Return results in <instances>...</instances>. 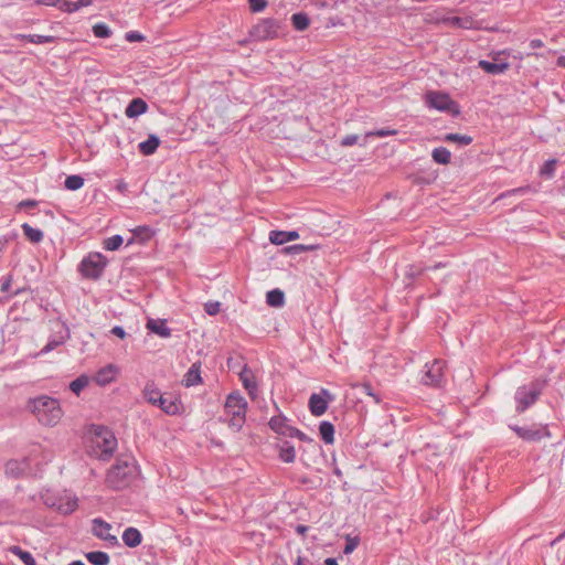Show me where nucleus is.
<instances>
[{
    "label": "nucleus",
    "instance_id": "1",
    "mask_svg": "<svg viewBox=\"0 0 565 565\" xmlns=\"http://www.w3.org/2000/svg\"><path fill=\"white\" fill-rule=\"evenodd\" d=\"M137 473L136 460L130 456H122L108 470L105 483L113 490H121L131 484Z\"/></svg>",
    "mask_w": 565,
    "mask_h": 565
},
{
    "label": "nucleus",
    "instance_id": "2",
    "mask_svg": "<svg viewBox=\"0 0 565 565\" xmlns=\"http://www.w3.org/2000/svg\"><path fill=\"white\" fill-rule=\"evenodd\" d=\"M32 412L38 420L45 426H55L63 417L60 402L49 396H40L32 402Z\"/></svg>",
    "mask_w": 565,
    "mask_h": 565
},
{
    "label": "nucleus",
    "instance_id": "3",
    "mask_svg": "<svg viewBox=\"0 0 565 565\" xmlns=\"http://www.w3.org/2000/svg\"><path fill=\"white\" fill-rule=\"evenodd\" d=\"M225 414L228 416L225 422L234 431H239L245 424L247 402L238 392L231 393L225 401Z\"/></svg>",
    "mask_w": 565,
    "mask_h": 565
},
{
    "label": "nucleus",
    "instance_id": "4",
    "mask_svg": "<svg viewBox=\"0 0 565 565\" xmlns=\"http://www.w3.org/2000/svg\"><path fill=\"white\" fill-rule=\"evenodd\" d=\"M143 398L156 406H159L168 415L181 413L182 404L178 398L164 397L153 382H148L142 391Z\"/></svg>",
    "mask_w": 565,
    "mask_h": 565
},
{
    "label": "nucleus",
    "instance_id": "5",
    "mask_svg": "<svg viewBox=\"0 0 565 565\" xmlns=\"http://www.w3.org/2000/svg\"><path fill=\"white\" fill-rule=\"evenodd\" d=\"M425 103L429 108H434L439 111H446L452 116H458L460 114L458 104L452 100L447 93L444 92H427L425 94Z\"/></svg>",
    "mask_w": 565,
    "mask_h": 565
},
{
    "label": "nucleus",
    "instance_id": "6",
    "mask_svg": "<svg viewBox=\"0 0 565 565\" xmlns=\"http://www.w3.org/2000/svg\"><path fill=\"white\" fill-rule=\"evenodd\" d=\"M107 265V259L100 253H92L79 264V271L85 278L98 279Z\"/></svg>",
    "mask_w": 565,
    "mask_h": 565
},
{
    "label": "nucleus",
    "instance_id": "7",
    "mask_svg": "<svg viewBox=\"0 0 565 565\" xmlns=\"http://www.w3.org/2000/svg\"><path fill=\"white\" fill-rule=\"evenodd\" d=\"M281 33V23L275 19H264L253 26L249 34L256 41L277 39Z\"/></svg>",
    "mask_w": 565,
    "mask_h": 565
},
{
    "label": "nucleus",
    "instance_id": "8",
    "mask_svg": "<svg viewBox=\"0 0 565 565\" xmlns=\"http://www.w3.org/2000/svg\"><path fill=\"white\" fill-rule=\"evenodd\" d=\"M541 395L539 382H531L529 385L520 386L515 392L516 412L523 413L533 405Z\"/></svg>",
    "mask_w": 565,
    "mask_h": 565
},
{
    "label": "nucleus",
    "instance_id": "9",
    "mask_svg": "<svg viewBox=\"0 0 565 565\" xmlns=\"http://www.w3.org/2000/svg\"><path fill=\"white\" fill-rule=\"evenodd\" d=\"M426 370L423 375V383L425 385L439 386L444 380L445 362L443 360H434L433 363L425 365Z\"/></svg>",
    "mask_w": 565,
    "mask_h": 565
},
{
    "label": "nucleus",
    "instance_id": "10",
    "mask_svg": "<svg viewBox=\"0 0 565 565\" xmlns=\"http://www.w3.org/2000/svg\"><path fill=\"white\" fill-rule=\"evenodd\" d=\"M333 399L331 393L322 388L319 394H312L309 398V409L313 416H321L328 409V404Z\"/></svg>",
    "mask_w": 565,
    "mask_h": 565
},
{
    "label": "nucleus",
    "instance_id": "11",
    "mask_svg": "<svg viewBox=\"0 0 565 565\" xmlns=\"http://www.w3.org/2000/svg\"><path fill=\"white\" fill-rule=\"evenodd\" d=\"M96 445L100 449V457L108 459L117 446V440L110 431L102 429L96 434Z\"/></svg>",
    "mask_w": 565,
    "mask_h": 565
},
{
    "label": "nucleus",
    "instance_id": "12",
    "mask_svg": "<svg viewBox=\"0 0 565 565\" xmlns=\"http://www.w3.org/2000/svg\"><path fill=\"white\" fill-rule=\"evenodd\" d=\"M92 523V532L96 537L107 542L113 546L119 544L117 536L110 534L111 525L109 523L102 519H94Z\"/></svg>",
    "mask_w": 565,
    "mask_h": 565
},
{
    "label": "nucleus",
    "instance_id": "13",
    "mask_svg": "<svg viewBox=\"0 0 565 565\" xmlns=\"http://www.w3.org/2000/svg\"><path fill=\"white\" fill-rule=\"evenodd\" d=\"M269 427L277 433L286 437H291L295 433V427L288 424V419L282 415H277L270 418Z\"/></svg>",
    "mask_w": 565,
    "mask_h": 565
},
{
    "label": "nucleus",
    "instance_id": "14",
    "mask_svg": "<svg viewBox=\"0 0 565 565\" xmlns=\"http://www.w3.org/2000/svg\"><path fill=\"white\" fill-rule=\"evenodd\" d=\"M146 328L161 338L171 337V329L167 327L164 319H148Z\"/></svg>",
    "mask_w": 565,
    "mask_h": 565
},
{
    "label": "nucleus",
    "instance_id": "15",
    "mask_svg": "<svg viewBox=\"0 0 565 565\" xmlns=\"http://www.w3.org/2000/svg\"><path fill=\"white\" fill-rule=\"evenodd\" d=\"M512 429L516 433V435L527 441H535L540 440L543 437V433L540 428H536L534 426L532 427H520L514 426Z\"/></svg>",
    "mask_w": 565,
    "mask_h": 565
},
{
    "label": "nucleus",
    "instance_id": "16",
    "mask_svg": "<svg viewBox=\"0 0 565 565\" xmlns=\"http://www.w3.org/2000/svg\"><path fill=\"white\" fill-rule=\"evenodd\" d=\"M478 65L482 71L492 75L504 73L510 67V64L508 62L498 63L486 60H480Z\"/></svg>",
    "mask_w": 565,
    "mask_h": 565
},
{
    "label": "nucleus",
    "instance_id": "17",
    "mask_svg": "<svg viewBox=\"0 0 565 565\" xmlns=\"http://www.w3.org/2000/svg\"><path fill=\"white\" fill-rule=\"evenodd\" d=\"M202 382L201 379V365L200 363H193L188 372L184 374L182 384L186 387L198 385Z\"/></svg>",
    "mask_w": 565,
    "mask_h": 565
},
{
    "label": "nucleus",
    "instance_id": "18",
    "mask_svg": "<svg viewBox=\"0 0 565 565\" xmlns=\"http://www.w3.org/2000/svg\"><path fill=\"white\" fill-rule=\"evenodd\" d=\"M147 109H148V105L143 99L134 98L126 107L125 115L128 118H135V117H138V116L145 114L147 111Z\"/></svg>",
    "mask_w": 565,
    "mask_h": 565
},
{
    "label": "nucleus",
    "instance_id": "19",
    "mask_svg": "<svg viewBox=\"0 0 565 565\" xmlns=\"http://www.w3.org/2000/svg\"><path fill=\"white\" fill-rule=\"evenodd\" d=\"M299 237L298 232L296 231H271L269 233V241L275 245H282L287 242L295 241Z\"/></svg>",
    "mask_w": 565,
    "mask_h": 565
},
{
    "label": "nucleus",
    "instance_id": "20",
    "mask_svg": "<svg viewBox=\"0 0 565 565\" xmlns=\"http://www.w3.org/2000/svg\"><path fill=\"white\" fill-rule=\"evenodd\" d=\"M121 537H122V542L128 547H137L138 545L141 544V541H142V535H141L140 531L132 526L127 527L124 531Z\"/></svg>",
    "mask_w": 565,
    "mask_h": 565
},
{
    "label": "nucleus",
    "instance_id": "21",
    "mask_svg": "<svg viewBox=\"0 0 565 565\" xmlns=\"http://www.w3.org/2000/svg\"><path fill=\"white\" fill-rule=\"evenodd\" d=\"M241 381L244 385V387L248 391L249 396L255 399L256 398V391L257 385L254 380V375L252 371L244 369L239 374Z\"/></svg>",
    "mask_w": 565,
    "mask_h": 565
},
{
    "label": "nucleus",
    "instance_id": "22",
    "mask_svg": "<svg viewBox=\"0 0 565 565\" xmlns=\"http://www.w3.org/2000/svg\"><path fill=\"white\" fill-rule=\"evenodd\" d=\"M116 373V367L109 364L97 372L95 380L99 385H107L115 380Z\"/></svg>",
    "mask_w": 565,
    "mask_h": 565
},
{
    "label": "nucleus",
    "instance_id": "23",
    "mask_svg": "<svg viewBox=\"0 0 565 565\" xmlns=\"http://www.w3.org/2000/svg\"><path fill=\"white\" fill-rule=\"evenodd\" d=\"M160 145V139L156 135H149L148 139L140 142L138 148L143 156L153 154Z\"/></svg>",
    "mask_w": 565,
    "mask_h": 565
},
{
    "label": "nucleus",
    "instance_id": "24",
    "mask_svg": "<svg viewBox=\"0 0 565 565\" xmlns=\"http://www.w3.org/2000/svg\"><path fill=\"white\" fill-rule=\"evenodd\" d=\"M448 24L461 29H475L478 22L471 17H451L445 20Z\"/></svg>",
    "mask_w": 565,
    "mask_h": 565
},
{
    "label": "nucleus",
    "instance_id": "25",
    "mask_svg": "<svg viewBox=\"0 0 565 565\" xmlns=\"http://www.w3.org/2000/svg\"><path fill=\"white\" fill-rule=\"evenodd\" d=\"M26 468L28 465L25 461L9 460L6 463V473L13 478H19L25 472Z\"/></svg>",
    "mask_w": 565,
    "mask_h": 565
},
{
    "label": "nucleus",
    "instance_id": "26",
    "mask_svg": "<svg viewBox=\"0 0 565 565\" xmlns=\"http://www.w3.org/2000/svg\"><path fill=\"white\" fill-rule=\"evenodd\" d=\"M85 557L93 565H108L110 562L109 555L102 551L88 552Z\"/></svg>",
    "mask_w": 565,
    "mask_h": 565
},
{
    "label": "nucleus",
    "instance_id": "27",
    "mask_svg": "<svg viewBox=\"0 0 565 565\" xmlns=\"http://www.w3.org/2000/svg\"><path fill=\"white\" fill-rule=\"evenodd\" d=\"M15 39L25 40L33 44L53 43L55 41V38L52 35L40 34H17Z\"/></svg>",
    "mask_w": 565,
    "mask_h": 565
},
{
    "label": "nucleus",
    "instance_id": "28",
    "mask_svg": "<svg viewBox=\"0 0 565 565\" xmlns=\"http://www.w3.org/2000/svg\"><path fill=\"white\" fill-rule=\"evenodd\" d=\"M319 433L326 444H333L334 441V426L330 422H321Z\"/></svg>",
    "mask_w": 565,
    "mask_h": 565
},
{
    "label": "nucleus",
    "instance_id": "29",
    "mask_svg": "<svg viewBox=\"0 0 565 565\" xmlns=\"http://www.w3.org/2000/svg\"><path fill=\"white\" fill-rule=\"evenodd\" d=\"M431 158L436 163L448 164L451 159V153L447 148L438 147L433 150Z\"/></svg>",
    "mask_w": 565,
    "mask_h": 565
},
{
    "label": "nucleus",
    "instance_id": "30",
    "mask_svg": "<svg viewBox=\"0 0 565 565\" xmlns=\"http://www.w3.org/2000/svg\"><path fill=\"white\" fill-rule=\"evenodd\" d=\"M23 234L32 243H40L43 239V232L39 228H34L28 223L22 225Z\"/></svg>",
    "mask_w": 565,
    "mask_h": 565
},
{
    "label": "nucleus",
    "instance_id": "31",
    "mask_svg": "<svg viewBox=\"0 0 565 565\" xmlns=\"http://www.w3.org/2000/svg\"><path fill=\"white\" fill-rule=\"evenodd\" d=\"M266 301L271 307H281L285 301V295L279 289H274L267 292Z\"/></svg>",
    "mask_w": 565,
    "mask_h": 565
},
{
    "label": "nucleus",
    "instance_id": "32",
    "mask_svg": "<svg viewBox=\"0 0 565 565\" xmlns=\"http://www.w3.org/2000/svg\"><path fill=\"white\" fill-rule=\"evenodd\" d=\"M291 22L294 28L298 31L306 30L310 24L309 17L303 12L292 14Z\"/></svg>",
    "mask_w": 565,
    "mask_h": 565
},
{
    "label": "nucleus",
    "instance_id": "33",
    "mask_svg": "<svg viewBox=\"0 0 565 565\" xmlns=\"http://www.w3.org/2000/svg\"><path fill=\"white\" fill-rule=\"evenodd\" d=\"M279 458L284 462H288V463L294 462L295 458H296V451H295L294 446H291V445H289V443L285 441L280 446Z\"/></svg>",
    "mask_w": 565,
    "mask_h": 565
},
{
    "label": "nucleus",
    "instance_id": "34",
    "mask_svg": "<svg viewBox=\"0 0 565 565\" xmlns=\"http://www.w3.org/2000/svg\"><path fill=\"white\" fill-rule=\"evenodd\" d=\"M444 141L446 142H456L460 146H468L472 142V137L468 135H460V134H447L444 137Z\"/></svg>",
    "mask_w": 565,
    "mask_h": 565
},
{
    "label": "nucleus",
    "instance_id": "35",
    "mask_svg": "<svg viewBox=\"0 0 565 565\" xmlns=\"http://www.w3.org/2000/svg\"><path fill=\"white\" fill-rule=\"evenodd\" d=\"M64 185L70 191H76L84 185V179L77 174L68 175L65 179Z\"/></svg>",
    "mask_w": 565,
    "mask_h": 565
},
{
    "label": "nucleus",
    "instance_id": "36",
    "mask_svg": "<svg viewBox=\"0 0 565 565\" xmlns=\"http://www.w3.org/2000/svg\"><path fill=\"white\" fill-rule=\"evenodd\" d=\"M76 509H77V499L76 498H67V500L65 502H61L57 505V510L62 514H65V515L73 513Z\"/></svg>",
    "mask_w": 565,
    "mask_h": 565
},
{
    "label": "nucleus",
    "instance_id": "37",
    "mask_svg": "<svg viewBox=\"0 0 565 565\" xmlns=\"http://www.w3.org/2000/svg\"><path fill=\"white\" fill-rule=\"evenodd\" d=\"M124 239L120 235H113L104 241V248L107 250H116L118 249Z\"/></svg>",
    "mask_w": 565,
    "mask_h": 565
},
{
    "label": "nucleus",
    "instance_id": "38",
    "mask_svg": "<svg viewBox=\"0 0 565 565\" xmlns=\"http://www.w3.org/2000/svg\"><path fill=\"white\" fill-rule=\"evenodd\" d=\"M93 33L96 38L106 39L111 35V30L107 24L100 22L93 26Z\"/></svg>",
    "mask_w": 565,
    "mask_h": 565
},
{
    "label": "nucleus",
    "instance_id": "39",
    "mask_svg": "<svg viewBox=\"0 0 565 565\" xmlns=\"http://www.w3.org/2000/svg\"><path fill=\"white\" fill-rule=\"evenodd\" d=\"M87 384V379L85 376H79L70 383V390L76 395H79V393Z\"/></svg>",
    "mask_w": 565,
    "mask_h": 565
},
{
    "label": "nucleus",
    "instance_id": "40",
    "mask_svg": "<svg viewBox=\"0 0 565 565\" xmlns=\"http://www.w3.org/2000/svg\"><path fill=\"white\" fill-rule=\"evenodd\" d=\"M397 131L395 129H388V128H382L373 131H369L365 134L364 139L366 140L370 137H388V136H395Z\"/></svg>",
    "mask_w": 565,
    "mask_h": 565
},
{
    "label": "nucleus",
    "instance_id": "41",
    "mask_svg": "<svg viewBox=\"0 0 565 565\" xmlns=\"http://www.w3.org/2000/svg\"><path fill=\"white\" fill-rule=\"evenodd\" d=\"M557 161L555 159L547 160L544 166L541 168V174L546 177H552L555 171Z\"/></svg>",
    "mask_w": 565,
    "mask_h": 565
},
{
    "label": "nucleus",
    "instance_id": "42",
    "mask_svg": "<svg viewBox=\"0 0 565 565\" xmlns=\"http://www.w3.org/2000/svg\"><path fill=\"white\" fill-rule=\"evenodd\" d=\"M248 4L252 12H260L267 7L268 2L267 0H248Z\"/></svg>",
    "mask_w": 565,
    "mask_h": 565
},
{
    "label": "nucleus",
    "instance_id": "43",
    "mask_svg": "<svg viewBox=\"0 0 565 565\" xmlns=\"http://www.w3.org/2000/svg\"><path fill=\"white\" fill-rule=\"evenodd\" d=\"M58 9H61L64 12L72 13L78 10V6H76L74 1L62 0V2L58 6Z\"/></svg>",
    "mask_w": 565,
    "mask_h": 565
},
{
    "label": "nucleus",
    "instance_id": "44",
    "mask_svg": "<svg viewBox=\"0 0 565 565\" xmlns=\"http://www.w3.org/2000/svg\"><path fill=\"white\" fill-rule=\"evenodd\" d=\"M362 392L371 397H373L374 402L376 404H380L381 403V398L379 395H376L374 392H373V388L371 386L370 383H363L360 385Z\"/></svg>",
    "mask_w": 565,
    "mask_h": 565
},
{
    "label": "nucleus",
    "instance_id": "45",
    "mask_svg": "<svg viewBox=\"0 0 565 565\" xmlns=\"http://www.w3.org/2000/svg\"><path fill=\"white\" fill-rule=\"evenodd\" d=\"M315 248H316V246H313V245L297 244V245L286 247V252L287 253H300V252H306V250H312Z\"/></svg>",
    "mask_w": 565,
    "mask_h": 565
},
{
    "label": "nucleus",
    "instance_id": "46",
    "mask_svg": "<svg viewBox=\"0 0 565 565\" xmlns=\"http://www.w3.org/2000/svg\"><path fill=\"white\" fill-rule=\"evenodd\" d=\"M221 303L218 301H210L204 306L205 312L210 316H215L220 312Z\"/></svg>",
    "mask_w": 565,
    "mask_h": 565
},
{
    "label": "nucleus",
    "instance_id": "47",
    "mask_svg": "<svg viewBox=\"0 0 565 565\" xmlns=\"http://www.w3.org/2000/svg\"><path fill=\"white\" fill-rule=\"evenodd\" d=\"M295 433L296 434H292L291 437H297L299 440L301 441H305V443H309L311 444L313 447H317L318 445L315 443V440L310 437H308L306 434H303L301 430L295 428Z\"/></svg>",
    "mask_w": 565,
    "mask_h": 565
},
{
    "label": "nucleus",
    "instance_id": "48",
    "mask_svg": "<svg viewBox=\"0 0 565 565\" xmlns=\"http://www.w3.org/2000/svg\"><path fill=\"white\" fill-rule=\"evenodd\" d=\"M19 558L23 562L24 565H36L35 558L28 551H23Z\"/></svg>",
    "mask_w": 565,
    "mask_h": 565
},
{
    "label": "nucleus",
    "instance_id": "49",
    "mask_svg": "<svg viewBox=\"0 0 565 565\" xmlns=\"http://www.w3.org/2000/svg\"><path fill=\"white\" fill-rule=\"evenodd\" d=\"M359 140V136L358 135H347L345 137L342 138L340 145L342 147H351L353 145H355Z\"/></svg>",
    "mask_w": 565,
    "mask_h": 565
},
{
    "label": "nucleus",
    "instance_id": "50",
    "mask_svg": "<svg viewBox=\"0 0 565 565\" xmlns=\"http://www.w3.org/2000/svg\"><path fill=\"white\" fill-rule=\"evenodd\" d=\"M61 344H62V341L52 340L41 350V353H49Z\"/></svg>",
    "mask_w": 565,
    "mask_h": 565
},
{
    "label": "nucleus",
    "instance_id": "51",
    "mask_svg": "<svg viewBox=\"0 0 565 565\" xmlns=\"http://www.w3.org/2000/svg\"><path fill=\"white\" fill-rule=\"evenodd\" d=\"M11 281H12V276L11 275H8L7 277H4L1 286H0V290L2 292H9L10 290V287H11Z\"/></svg>",
    "mask_w": 565,
    "mask_h": 565
},
{
    "label": "nucleus",
    "instance_id": "52",
    "mask_svg": "<svg viewBox=\"0 0 565 565\" xmlns=\"http://www.w3.org/2000/svg\"><path fill=\"white\" fill-rule=\"evenodd\" d=\"M356 546H358V541H355V540H349V541L347 542L345 546H344L343 552H344L345 554H349V553L353 552V551L356 548Z\"/></svg>",
    "mask_w": 565,
    "mask_h": 565
},
{
    "label": "nucleus",
    "instance_id": "53",
    "mask_svg": "<svg viewBox=\"0 0 565 565\" xmlns=\"http://www.w3.org/2000/svg\"><path fill=\"white\" fill-rule=\"evenodd\" d=\"M111 334L120 338V339H124L126 337V331L124 330L122 327H119V326H116L114 327L111 330H110Z\"/></svg>",
    "mask_w": 565,
    "mask_h": 565
},
{
    "label": "nucleus",
    "instance_id": "54",
    "mask_svg": "<svg viewBox=\"0 0 565 565\" xmlns=\"http://www.w3.org/2000/svg\"><path fill=\"white\" fill-rule=\"evenodd\" d=\"M135 234H137V235L145 234V237H146V238H149V237L151 236V230H150L149 227H146V226H143V227H137V228L135 230Z\"/></svg>",
    "mask_w": 565,
    "mask_h": 565
},
{
    "label": "nucleus",
    "instance_id": "55",
    "mask_svg": "<svg viewBox=\"0 0 565 565\" xmlns=\"http://www.w3.org/2000/svg\"><path fill=\"white\" fill-rule=\"evenodd\" d=\"M126 39L128 41H140L143 39V36L138 32H129L126 34Z\"/></svg>",
    "mask_w": 565,
    "mask_h": 565
},
{
    "label": "nucleus",
    "instance_id": "56",
    "mask_svg": "<svg viewBox=\"0 0 565 565\" xmlns=\"http://www.w3.org/2000/svg\"><path fill=\"white\" fill-rule=\"evenodd\" d=\"M61 2H62V0H38V3H40V4L52 6V7H57V8Z\"/></svg>",
    "mask_w": 565,
    "mask_h": 565
},
{
    "label": "nucleus",
    "instance_id": "57",
    "mask_svg": "<svg viewBox=\"0 0 565 565\" xmlns=\"http://www.w3.org/2000/svg\"><path fill=\"white\" fill-rule=\"evenodd\" d=\"M308 530H309V526L303 525V524H298L295 527L296 533L301 535V536H305L306 533L308 532Z\"/></svg>",
    "mask_w": 565,
    "mask_h": 565
},
{
    "label": "nucleus",
    "instance_id": "58",
    "mask_svg": "<svg viewBox=\"0 0 565 565\" xmlns=\"http://www.w3.org/2000/svg\"><path fill=\"white\" fill-rule=\"evenodd\" d=\"M542 46H544V43L541 40H539V39H533L530 42V47L533 49V50L534 49H540Z\"/></svg>",
    "mask_w": 565,
    "mask_h": 565
},
{
    "label": "nucleus",
    "instance_id": "59",
    "mask_svg": "<svg viewBox=\"0 0 565 565\" xmlns=\"http://www.w3.org/2000/svg\"><path fill=\"white\" fill-rule=\"evenodd\" d=\"M93 3V0H77L75 4L78 6V10L83 7H88Z\"/></svg>",
    "mask_w": 565,
    "mask_h": 565
},
{
    "label": "nucleus",
    "instance_id": "60",
    "mask_svg": "<svg viewBox=\"0 0 565 565\" xmlns=\"http://www.w3.org/2000/svg\"><path fill=\"white\" fill-rule=\"evenodd\" d=\"M23 551H24V550H22L20 546H17V545H14V546H11V547H10V552H11L12 554H14L15 556H18V557H19V555H20Z\"/></svg>",
    "mask_w": 565,
    "mask_h": 565
},
{
    "label": "nucleus",
    "instance_id": "61",
    "mask_svg": "<svg viewBox=\"0 0 565 565\" xmlns=\"http://www.w3.org/2000/svg\"><path fill=\"white\" fill-rule=\"evenodd\" d=\"M21 206L34 207L36 205L35 201L26 200L20 203Z\"/></svg>",
    "mask_w": 565,
    "mask_h": 565
},
{
    "label": "nucleus",
    "instance_id": "62",
    "mask_svg": "<svg viewBox=\"0 0 565 565\" xmlns=\"http://www.w3.org/2000/svg\"><path fill=\"white\" fill-rule=\"evenodd\" d=\"M324 565H338V561L335 557H328L324 559Z\"/></svg>",
    "mask_w": 565,
    "mask_h": 565
},
{
    "label": "nucleus",
    "instance_id": "63",
    "mask_svg": "<svg viewBox=\"0 0 565 565\" xmlns=\"http://www.w3.org/2000/svg\"><path fill=\"white\" fill-rule=\"evenodd\" d=\"M565 537V531L563 533H561L555 540H553L550 545L553 547L556 543H558L559 541H562L563 539Z\"/></svg>",
    "mask_w": 565,
    "mask_h": 565
},
{
    "label": "nucleus",
    "instance_id": "64",
    "mask_svg": "<svg viewBox=\"0 0 565 565\" xmlns=\"http://www.w3.org/2000/svg\"><path fill=\"white\" fill-rule=\"evenodd\" d=\"M557 65L565 67V56H559L557 60Z\"/></svg>",
    "mask_w": 565,
    "mask_h": 565
}]
</instances>
